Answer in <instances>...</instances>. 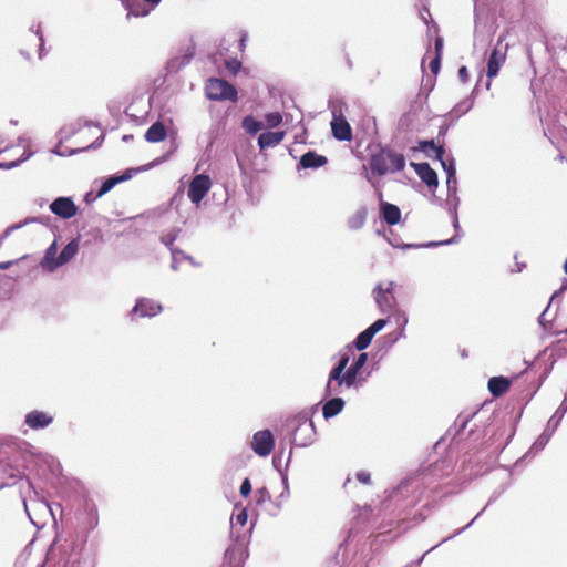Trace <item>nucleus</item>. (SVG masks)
<instances>
[{"instance_id": "nucleus-1", "label": "nucleus", "mask_w": 567, "mask_h": 567, "mask_svg": "<svg viewBox=\"0 0 567 567\" xmlns=\"http://www.w3.org/2000/svg\"><path fill=\"white\" fill-rule=\"evenodd\" d=\"M405 167V157L391 148H381L370 157L372 173L383 176L388 173L401 172Z\"/></svg>"}, {"instance_id": "nucleus-2", "label": "nucleus", "mask_w": 567, "mask_h": 567, "mask_svg": "<svg viewBox=\"0 0 567 567\" xmlns=\"http://www.w3.org/2000/svg\"><path fill=\"white\" fill-rule=\"evenodd\" d=\"M19 460V452H14L11 455L0 453V489L16 484L23 477V470Z\"/></svg>"}, {"instance_id": "nucleus-3", "label": "nucleus", "mask_w": 567, "mask_h": 567, "mask_svg": "<svg viewBox=\"0 0 567 567\" xmlns=\"http://www.w3.org/2000/svg\"><path fill=\"white\" fill-rule=\"evenodd\" d=\"M205 94L210 101H231L237 102L238 92L236 87L219 78H209L205 84Z\"/></svg>"}, {"instance_id": "nucleus-4", "label": "nucleus", "mask_w": 567, "mask_h": 567, "mask_svg": "<svg viewBox=\"0 0 567 567\" xmlns=\"http://www.w3.org/2000/svg\"><path fill=\"white\" fill-rule=\"evenodd\" d=\"M394 288L395 284L390 281L385 287L379 284L373 290L375 302L382 313H391L396 309L398 302Z\"/></svg>"}, {"instance_id": "nucleus-5", "label": "nucleus", "mask_w": 567, "mask_h": 567, "mask_svg": "<svg viewBox=\"0 0 567 567\" xmlns=\"http://www.w3.org/2000/svg\"><path fill=\"white\" fill-rule=\"evenodd\" d=\"M212 187V181L208 175H196L189 183L187 195L192 203L199 204Z\"/></svg>"}, {"instance_id": "nucleus-6", "label": "nucleus", "mask_w": 567, "mask_h": 567, "mask_svg": "<svg viewBox=\"0 0 567 567\" xmlns=\"http://www.w3.org/2000/svg\"><path fill=\"white\" fill-rule=\"evenodd\" d=\"M508 45L503 43V40L499 39L493 51L489 54L487 62V78L491 80L498 74L501 66L504 64L506 60Z\"/></svg>"}, {"instance_id": "nucleus-7", "label": "nucleus", "mask_w": 567, "mask_h": 567, "mask_svg": "<svg viewBox=\"0 0 567 567\" xmlns=\"http://www.w3.org/2000/svg\"><path fill=\"white\" fill-rule=\"evenodd\" d=\"M420 147L423 151H426V150L431 148V150H433L435 152L436 159H439L441 162L442 167L447 173V184L449 185H450V183L452 181L454 183L456 182L455 167H454L453 159L446 161L444 158L445 151H444V147L442 145H435L434 141L431 140V141H421L420 142Z\"/></svg>"}, {"instance_id": "nucleus-8", "label": "nucleus", "mask_w": 567, "mask_h": 567, "mask_svg": "<svg viewBox=\"0 0 567 567\" xmlns=\"http://www.w3.org/2000/svg\"><path fill=\"white\" fill-rule=\"evenodd\" d=\"M275 446L274 436L269 430L258 431L254 434L251 447L259 456H268Z\"/></svg>"}, {"instance_id": "nucleus-9", "label": "nucleus", "mask_w": 567, "mask_h": 567, "mask_svg": "<svg viewBox=\"0 0 567 567\" xmlns=\"http://www.w3.org/2000/svg\"><path fill=\"white\" fill-rule=\"evenodd\" d=\"M50 209L54 215L63 219L72 218L78 213L76 205L73 203L71 198L68 197H59L55 200H53L50 205Z\"/></svg>"}, {"instance_id": "nucleus-10", "label": "nucleus", "mask_w": 567, "mask_h": 567, "mask_svg": "<svg viewBox=\"0 0 567 567\" xmlns=\"http://www.w3.org/2000/svg\"><path fill=\"white\" fill-rule=\"evenodd\" d=\"M331 131L333 136L339 141H351L352 140V128L349 122L344 118V116L337 112H333V117L331 121Z\"/></svg>"}, {"instance_id": "nucleus-11", "label": "nucleus", "mask_w": 567, "mask_h": 567, "mask_svg": "<svg viewBox=\"0 0 567 567\" xmlns=\"http://www.w3.org/2000/svg\"><path fill=\"white\" fill-rule=\"evenodd\" d=\"M378 197L380 200V215L381 218L388 224V225H396L401 220V210L400 208L391 203L383 200V194L382 192L378 193Z\"/></svg>"}, {"instance_id": "nucleus-12", "label": "nucleus", "mask_w": 567, "mask_h": 567, "mask_svg": "<svg viewBox=\"0 0 567 567\" xmlns=\"http://www.w3.org/2000/svg\"><path fill=\"white\" fill-rule=\"evenodd\" d=\"M162 310V307L159 303L155 302L154 300L142 298L138 299L136 305L131 311L132 319L135 316L140 317H154L157 313H159Z\"/></svg>"}, {"instance_id": "nucleus-13", "label": "nucleus", "mask_w": 567, "mask_h": 567, "mask_svg": "<svg viewBox=\"0 0 567 567\" xmlns=\"http://www.w3.org/2000/svg\"><path fill=\"white\" fill-rule=\"evenodd\" d=\"M148 4L146 7L144 3H142L140 0H122L123 4L125 6L127 10L128 16L134 17H145L150 13V11L156 7L161 0H143Z\"/></svg>"}, {"instance_id": "nucleus-14", "label": "nucleus", "mask_w": 567, "mask_h": 567, "mask_svg": "<svg viewBox=\"0 0 567 567\" xmlns=\"http://www.w3.org/2000/svg\"><path fill=\"white\" fill-rule=\"evenodd\" d=\"M442 51H443V38H435L434 49L429 47V49L423 58V62L426 59L430 60L429 68L434 75H436L441 69Z\"/></svg>"}, {"instance_id": "nucleus-15", "label": "nucleus", "mask_w": 567, "mask_h": 567, "mask_svg": "<svg viewBox=\"0 0 567 567\" xmlns=\"http://www.w3.org/2000/svg\"><path fill=\"white\" fill-rule=\"evenodd\" d=\"M419 177L429 187H436L439 184L436 172L429 165V163H411Z\"/></svg>"}, {"instance_id": "nucleus-16", "label": "nucleus", "mask_w": 567, "mask_h": 567, "mask_svg": "<svg viewBox=\"0 0 567 567\" xmlns=\"http://www.w3.org/2000/svg\"><path fill=\"white\" fill-rule=\"evenodd\" d=\"M353 354V349L348 347L347 351L340 353V359L338 364L331 370L329 374V380L327 384V389H330L332 381L340 380V375L343 373L347 368L351 355Z\"/></svg>"}, {"instance_id": "nucleus-17", "label": "nucleus", "mask_w": 567, "mask_h": 567, "mask_svg": "<svg viewBox=\"0 0 567 567\" xmlns=\"http://www.w3.org/2000/svg\"><path fill=\"white\" fill-rule=\"evenodd\" d=\"M512 381L505 377H492L488 380L487 388L494 398L505 394L511 388Z\"/></svg>"}, {"instance_id": "nucleus-18", "label": "nucleus", "mask_w": 567, "mask_h": 567, "mask_svg": "<svg viewBox=\"0 0 567 567\" xmlns=\"http://www.w3.org/2000/svg\"><path fill=\"white\" fill-rule=\"evenodd\" d=\"M52 416L42 411H31L25 416V424L31 429H43L52 422Z\"/></svg>"}, {"instance_id": "nucleus-19", "label": "nucleus", "mask_w": 567, "mask_h": 567, "mask_svg": "<svg viewBox=\"0 0 567 567\" xmlns=\"http://www.w3.org/2000/svg\"><path fill=\"white\" fill-rule=\"evenodd\" d=\"M167 136V131L165 125L157 121L154 124H152L147 131L145 132V140L150 143H158L163 142Z\"/></svg>"}, {"instance_id": "nucleus-20", "label": "nucleus", "mask_w": 567, "mask_h": 567, "mask_svg": "<svg viewBox=\"0 0 567 567\" xmlns=\"http://www.w3.org/2000/svg\"><path fill=\"white\" fill-rule=\"evenodd\" d=\"M285 137V132H264L258 137V145L261 150L278 145Z\"/></svg>"}, {"instance_id": "nucleus-21", "label": "nucleus", "mask_w": 567, "mask_h": 567, "mask_svg": "<svg viewBox=\"0 0 567 567\" xmlns=\"http://www.w3.org/2000/svg\"><path fill=\"white\" fill-rule=\"evenodd\" d=\"M328 162L327 157L319 155L316 152H307L300 158V165L303 168H318L326 165Z\"/></svg>"}, {"instance_id": "nucleus-22", "label": "nucleus", "mask_w": 567, "mask_h": 567, "mask_svg": "<svg viewBox=\"0 0 567 567\" xmlns=\"http://www.w3.org/2000/svg\"><path fill=\"white\" fill-rule=\"evenodd\" d=\"M79 251V243L76 239L71 240L58 256V262L54 266H63L69 262Z\"/></svg>"}, {"instance_id": "nucleus-23", "label": "nucleus", "mask_w": 567, "mask_h": 567, "mask_svg": "<svg viewBox=\"0 0 567 567\" xmlns=\"http://www.w3.org/2000/svg\"><path fill=\"white\" fill-rule=\"evenodd\" d=\"M56 252H58L56 243L53 241L49 246V248L45 250L44 257L41 260V267L43 269H45L48 271H53L60 267V266H53V265H55V262H58V257H55Z\"/></svg>"}, {"instance_id": "nucleus-24", "label": "nucleus", "mask_w": 567, "mask_h": 567, "mask_svg": "<svg viewBox=\"0 0 567 567\" xmlns=\"http://www.w3.org/2000/svg\"><path fill=\"white\" fill-rule=\"evenodd\" d=\"M344 406V401L341 398H333L327 401L322 408L324 419H330L339 414Z\"/></svg>"}, {"instance_id": "nucleus-25", "label": "nucleus", "mask_w": 567, "mask_h": 567, "mask_svg": "<svg viewBox=\"0 0 567 567\" xmlns=\"http://www.w3.org/2000/svg\"><path fill=\"white\" fill-rule=\"evenodd\" d=\"M359 369L352 364L349 367V369L346 371V373L340 375V380H336L338 383V386H341L342 384H346L348 388L352 386L358 378Z\"/></svg>"}, {"instance_id": "nucleus-26", "label": "nucleus", "mask_w": 567, "mask_h": 567, "mask_svg": "<svg viewBox=\"0 0 567 567\" xmlns=\"http://www.w3.org/2000/svg\"><path fill=\"white\" fill-rule=\"evenodd\" d=\"M373 337L374 336L368 329L362 331L354 340L355 349L359 351L367 349L370 346Z\"/></svg>"}, {"instance_id": "nucleus-27", "label": "nucleus", "mask_w": 567, "mask_h": 567, "mask_svg": "<svg viewBox=\"0 0 567 567\" xmlns=\"http://www.w3.org/2000/svg\"><path fill=\"white\" fill-rule=\"evenodd\" d=\"M313 429H312V424L311 423H308L307 420H303L302 423H300L296 429H295V432L292 434V442L297 445H306L307 444V440H299L298 439V433L300 431H303V432H311Z\"/></svg>"}, {"instance_id": "nucleus-28", "label": "nucleus", "mask_w": 567, "mask_h": 567, "mask_svg": "<svg viewBox=\"0 0 567 567\" xmlns=\"http://www.w3.org/2000/svg\"><path fill=\"white\" fill-rule=\"evenodd\" d=\"M128 176H120V177H110L107 178L101 186L99 190V195H103L110 192L117 183L126 181Z\"/></svg>"}, {"instance_id": "nucleus-29", "label": "nucleus", "mask_w": 567, "mask_h": 567, "mask_svg": "<svg viewBox=\"0 0 567 567\" xmlns=\"http://www.w3.org/2000/svg\"><path fill=\"white\" fill-rule=\"evenodd\" d=\"M243 126L248 133L256 134L261 128V123L251 116H246L243 121Z\"/></svg>"}, {"instance_id": "nucleus-30", "label": "nucleus", "mask_w": 567, "mask_h": 567, "mask_svg": "<svg viewBox=\"0 0 567 567\" xmlns=\"http://www.w3.org/2000/svg\"><path fill=\"white\" fill-rule=\"evenodd\" d=\"M268 126L276 127L282 122V116L279 112L268 113L265 116Z\"/></svg>"}, {"instance_id": "nucleus-31", "label": "nucleus", "mask_w": 567, "mask_h": 567, "mask_svg": "<svg viewBox=\"0 0 567 567\" xmlns=\"http://www.w3.org/2000/svg\"><path fill=\"white\" fill-rule=\"evenodd\" d=\"M225 66L230 73L236 74L241 68V62L237 59H230L225 62Z\"/></svg>"}, {"instance_id": "nucleus-32", "label": "nucleus", "mask_w": 567, "mask_h": 567, "mask_svg": "<svg viewBox=\"0 0 567 567\" xmlns=\"http://www.w3.org/2000/svg\"><path fill=\"white\" fill-rule=\"evenodd\" d=\"M365 220V212H359L355 214V216L351 219V227L352 228H360Z\"/></svg>"}, {"instance_id": "nucleus-33", "label": "nucleus", "mask_w": 567, "mask_h": 567, "mask_svg": "<svg viewBox=\"0 0 567 567\" xmlns=\"http://www.w3.org/2000/svg\"><path fill=\"white\" fill-rule=\"evenodd\" d=\"M386 324V320L378 319L374 321L369 328H367L373 336H375L380 330L384 328Z\"/></svg>"}, {"instance_id": "nucleus-34", "label": "nucleus", "mask_w": 567, "mask_h": 567, "mask_svg": "<svg viewBox=\"0 0 567 567\" xmlns=\"http://www.w3.org/2000/svg\"><path fill=\"white\" fill-rule=\"evenodd\" d=\"M251 492V484L249 478H245L240 485V494L243 497H248Z\"/></svg>"}, {"instance_id": "nucleus-35", "label": "nucleus", "mask_w": 567, "mask_h": 567, "mask_svg": "<svg viewBox=\"0 0 567 567\" xmlns=\"http://www.w3.org/2000/svg\"><path fill=\"white\" fill-rule=\"evenodd\" d=\"M367 360H368V354L360 353L352 364H354L359 370H361L362 367L367 363Z\"/></svg>"}, {"instance_id": "nucleus-36", "label": "nucleus", "mask_w": 567, "mask_h": 567, "mask_svg": "<svg viewBox=\"0 0 567 567\" xmlns=\"http://www.w3.org/2000/svg\"><path fill=\"white\" fill-rule=\"evenodd\" d=\"M357 480L362 484H369L371 480V475L369 472L361 471L357 473Z\"/></svg>"}, {"instance_id": "nucleus-37", "label": "nucleus", "mask_w": 567, "mask_h": 567, "mask_svg": "<svg viewBox=\"0 0 567 567\" xmlns=\"http://www.w3.org/2000/svg\"><path fill=\"white\" fill-rule=\"evenodd\" d=\"M256 494L258 495V503L265 501V498L270 499V494L265 487L257 489Z\"/></svg>"}, {"instance_id": "nucleus-38", "label": "nucleus", "mask_w": 567, "mask_h": 567, "mask_svg": "<svg viewBox=\"0 0 567 567\" xmlns=\"http://www.w3.org/2000/svg\"><path fill=\"white\" fill-rule=\"evenodd\" d=\"M247 522V513L245 509H243L237 516H236V523L244 526Z\"/></svg>"}, {"instance_id": "nucleus-39", "label": "nucleus", "mask_w": 567, "mask_h": 567, "mask_svg": "<svg viewBox=\"0 0 567 567\" xmlns=\"http://www.w3.org/2000/svg\"><path fill=\"white\" fill-rule=\"evenodd\" d=\"M458 76L463 82H466L468 80V70L466 66H461L458 69Z\"/></svg>"}, {"instance_id": "nucleus-40", "label": "nucleus", "mask_w": 567, "mask_h": 567, "mask_svg": "<svg viewBox=\"0 0 567 567\" xmlns=\"http://www.w3.org/2000/svg\"><path fill=\"white\" fill-rule=\"evenodd\" d=\"M30 31L33 32L35 35H41V33H42L41 24L40 23L33 24L30 28Z\"/></svg>"}, {"instance_id": "nucleus-41", "label": "nucleus", "mask_w": 567, "mask_h": 567, "mask_svg": "<svg viewBox=\"0 0 567 567\" xmlns=\"http://www.w3.org/2000/svg\"><path fill=\"white\" fill-rule=\"evenodd\" d=\"M16 261L11 260V261H1L0 262V269L1 270H7L11 267V265H13Z\"/></svg>"}, {"instance_id": "nucleus-42", "label": "nucleus", "mask_w": 567, "mask_h": 567, "mask_svg": "<svg viewBox=\"0 0 567 567\" xmlns=\"http://www.w3.org/2000/svg\"><path fill=\"white\" fill-rule=\"evenodd\" d=\"M90 512L93 514L91 526H95L97 523L96 511L94 508H91Z\"/></svg>"}, {"instance_id": "nucleus-43", "label": "nucleus", "mask_w": 567, "mask_h": 567, "mask_svg": "<svg viewBox=\"0 0 567 567\" xmlns=\"http://www.w3.org/2000/svg\"><path fill=\"white\" fill-rule=\"evenodd\" d=\"M565 333H567V329L565 330Z\"/></svg>"}]
</instances>
